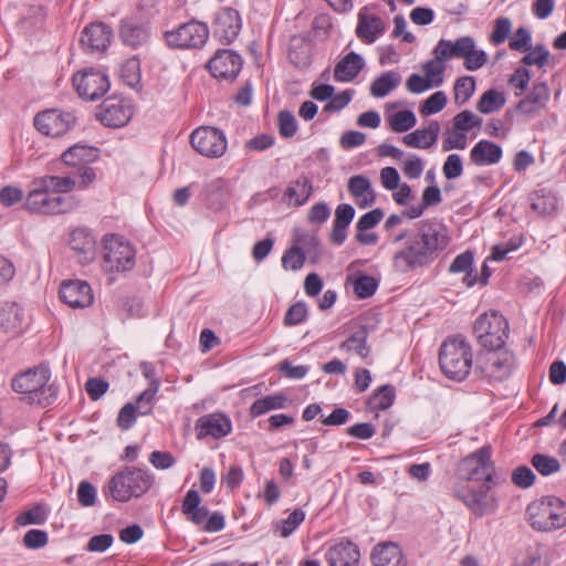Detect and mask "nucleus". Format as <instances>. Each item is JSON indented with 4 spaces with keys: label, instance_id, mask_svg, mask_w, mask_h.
Listing matches in <instances>:
<instances>
[{
    "label": "nucleus",
    "instance_id": "obj_1",
    "mask_svg": "<svg viewBox=\"0 0 566 566\" xmlns=\"http://www.w3.org/2000/svg\"><path fill=\"white\" fill-rule=\"evenodd\" d=\"M402 247L392 256V269L407 274L430 266L450 244L447 227L437 219L420 221L415 229L397 234Z\"/></svg>",
    "mask_w": 566,
    "mask_h": 566
},
{
    "label": "nucleus",
    "instance_id": "obj_2",
    "mask_svg": "<svg viewBox=\"0 0 566 566\" xmlns=\"http://www.w3.org/2000/svg\"><path fill=\"white\" fill-rule=\"evenodd\" d=\"M50 378V368L39 365L15 375L11 387L15 392L23 395L22 399L28 403L46 407L57 398V387L54 384H49Z\"/></svg>",
    "mask_w": 566,
    "mask_h": 566
},
{
    "label": "nucleus",
    "instance_id": "obj_3",
    "mask_svg": "<svg viewBox=\"0 0 566 566\" xmlns=\"http://www.w3.org/2000/svg\"><path fill=\"white\" fill-rule=\"evenodd\" d=\"M472 347L462 335L449 336L440 345L439 366L450 380H465L472 368Z\"/></svg>",
    "mask_w": 566,
    "mask_h": 566
},
{
    "label": "nucleus",
    "instance_id": "obj_4",
    "mask_svg": "<svg viewBox=\"0 0 566 566\" xmlns=\"http://www.w3.org/2000/svg\"><path fill=\"white\" fill-rule=\"evenodd\" d=\"M154 478L147 471L127 467L112 476L106 493L115 501L128 502L132 497L144 495L153 485Z\"/></svg>",
    "mask_w": 566,
    "mask_h": 566
},
{
    "label": "nucleus",
    "instance_id": "obj_5",
    "mask_svg": "<svg viewBox=\"0 0 566 566\" xmlns=\"http://www.w3.org/2000/svg\"><path fill=\"white\" fill-rule=\"evenodd\" d=\"M526 515L536 531L558 530L566 526V502L557 496H543L528 504Z\"/></svg>",
    "mask_w": 566,
    "mask_h": 566
},
{
    "label": "nucleus",
    "instance_id": "obj_6",
    "mask_svg": "<svg viewBox=\"0 0 566 566\" xmlns=\"http://www.w3.org/2000/svg\"><path fill=\"white\" fill-rule=\"evenodd\" d=\"M41 182V178L32 181V189L24 201V208L28 211L41 214H63L75 209L76 201L73 197L54 195L49 187H44Z\"/></svg>",
    "mask_w": 566,
    "mask_h": 566
},
{
    "label": "nucleus",
    "instance_id": "obj_7",
    "mask_svg": "<svg viewBox=\"0 0 566 566\" xmlns=\"http://www.w3.org/2000/svg\"><path fill=\"white\" fill-rule=\"evenodd\" d=\"M491 446H483L464 457L458 465L460 476L467 481L499 484L500 479L495 474V464L491 460Z\"/></svg>",
    "mask_w": 566,
    "mask_h": 566
},
{
    "label": "nucleus",
    "instance_id": "obj_8",
    "mask_svg": "<svg viewBox=\"0 0 566 566\" xmlns=\"http://www.w3.org/2000/svg\"><path fill=\"white\" fill-rule=\"evenodd\" d=\"M505 317L496 312L480 315L473 325V332L484 348L496 350L503 347L509 336Z\"/></svg>",
    "mask_w": 566,
    "mask_h": 566
},
{
    "label": "nucleus",
    "instance_id": "obj_9",
    "mask_svg": "<svg viewBox=\"0 0 566 566\" xmlns=\"http://www.w3.org/2000/svg\"><path fill=\"white\" fill-rule=\"evenodd\" d=\"M105 253L102 268L105 272H125L135 265V250L118 235H111L105 240Z\"/></svg>",
    "mask_w": 566,
    "mask_h": 566
},
{
    "label": "nucleus",
    "instance_id": "obj_10",
    "mask_svg": "<svg viewBox=\"0 0 566 566\" xmlns=\"http://www.w3.org/2000/svg\"><path fill=\"white\" fill-rule=\"evenodd\" d=\"M164 36L169 48L200 49L209 38V28L203 22L191 20L175 30L166 31Z\"/></svg>",
    "mask_w": 566,
    "mask_h": 566
},
{
    "label": "nucleus",
    "instance_id": "obj_11",
    "mask_svg": "<svg viewBox=\"0 0 566 566\" xmlns=\"http://www.w3.org/2000/svg\"><path fill=\"white\" fill-rule=\"evenodd\" d=\"M190 144L197 153L208 158H220L228 148L224 133L212 126L195 129L190 135Z\"/></svg>",
    "mask_w": 566,
    "mask_h": 566
},
{
    "label": "nucleus",
    "instance_id": "obj_12",
    "mask_svg": "<svg viewBox=\"0 0 566 566\" xmlns=\"http://www.w3.org/2000/svg\"><path fill=\"white\" fill-rule=\"evenodd\" d=\"M76 124V117L72 112L59 108H48L39 112L33 119L34 127L45 136L61 137L69 133Z\"/></svg>",
    "mask_w": 566,
    "mask_h": 566
},
{
    "label": "nucleus",
    "instance_id": "obj_13",
    "mask_svg": "<svg viewBox=\"0 0 566 566\" xmlns=\"http://www.w3.org/2000/svg\"><path fill=\"white\" fill-rule=\"evenodd\" d=\"M73 84L78 95L88 101H96L109 90V81L101 71L90 70L73 76Z\"/></svg>",
    "mask_w": 566,
    "mask_h": 566
},
{
    "label": "nucleus",
    "instance_id": "obj_14",
    "mask_svg": "<svg viewBox=\"0 0 566 566\" xmlns=\"http://www.w3.org/2000/svg\"><path fill=\"white\" fill-rule=\"evenodd\" d=\"M132 116L133 107L126 101L115 96L104 99L96 113L97 119L112 128L127 125Z\"/></svg>",
    "mask_w": 566,
    "mask_h": 566
},
{
    "label": "nucleus",
    "instance_id": "obj_15",
    "mask_svg": "<svg viewBox=\"0 0 566 566\" xmlns=\"http://www.w3.org/2000/svg\"><path fill=\"white\" fill-rule=\"evenodd\" d=\"M243 65L241 55L231 50H219L208 62L207 67L211 75L219 80L233 81Z\"/></svg>",
    "mask_w": 566,
    "mask_h": 566
},
{
    "label": "nucleus",
    "instance_id": "obj_16",
    "mask_svg": "<svg viewBox=\"0 0 566 566\" xmlns=\"http://www.w3.org/2000/svg\"><path fill=\"white\" fill-rule=\"evenodd\" d=\"M241 30V18L235 9H220L213 22V35L223 45L232 43Z\"/></svg>",
    "mask_w": 566,
    "mask_h": 566
},
{
    "label": "nucleus",
    "instance_id": "obj_17",
    "mask_svg": "<svg viewBox=\"0 0 566 566\" xmlns=\"http://www.w3.org/2000/svg\"><path fill=\"white\" fill-rule=\"evenodd\" d=\"M113 29L104 22L91 23L81 34V45L85 52H104L111 44Z\"/></svg>",
    "mask_w": 566,
    "mask_h": 566
},
{
    "label": "nucleus",
    "instance_id": "obj_18",
    "mask_svg": "<svg viewBox=\"0 0 566 566\" xmlns=\"http://www.w3.org/2000/svg\"><path fill=\"white\" fill-rule=\"evenodd\" d=\"M60 298L73 308L87 307L93 303L92 289L85 281L63 282L60 287Z\"/></svg>",
    "mask_w": 566,
    "mask_h": 566
},
{
    "label": "nucleus",
    "instance_id": "obj_19",
    "mask_svg": "<svg viewBox=\"0 0 566 566\" xmlns=\"http://www.w3.org/2000/svg\"><path fill=\"white\" fill-rule=\"evenodd\" d=\"M548 99L549 88L547 84L536 83L532 91L517 103L516 111L526 118H533L545 108Z\"/></svg>",
    "mask_w": 566,
    "mask_h": 566
},
{
    "label": "nucleus",
    "instance_id": "obj_20",
    "mask_svg": "<svg viewBox=\"0 0 566 566\" xmlns=\"http://www.w3.org/2000/svg\"><path fill=\"white\" fill-rule=\"evenodd\" d=\"M232 424L228 417L221 413H210L200 417L196 423L197 438L203 439L208 436L220 439L231 432Z\"/></svg>",
    "mask_w": 566,
    "mask_h": 566
},
{
    "label": "nucleus",
    "instance_id": "obj_21",
    "mask_svg": "<svg viewBox=\"0 0 566 566\" xmlns=\"http://www.w3.org/2000/svg\"><path fill=\"white\" fill-rule=\"evenodd\" d=\"M359 558L358 546L348 539L336 543L326 553L329 566H358Z\"/></svg>",
    "mask_w": 566,
    "mask_h": 566
},
{
    "label": "nucleus",
    "instance_id": "obj_22",
    "mask_svg": "<svg viewBox=\"0 0 566 566\" xmlns=\"http://www.w3.org/2000/svg\"><path fill=\"white\" fill-rule=\"evenodd\" d=\"M474 46L475 44L471 36H461L457 39L455 42L441 39L434 48L433 54L437 55L439 60H450L452 57L464 59L471 53Z\"/></svg>",
    "mask_w": 566,
    "mask_h": 566
},
{
    "label": "nucleus",
    "instance_id": "obj_23",
    "mask_svg": "<svg viewBox=\"0 0 566 566\" xmlns=\"http://www.w3.org/2000/svg\"><path fill=\"white\" fill-rule=\"evenodd\" d=\"M119 38L125 45L137 49L148 42L149 30L142 22L124 19L119 25Z\"/></svg>",
    "mask_w": 566,
    "mask_h": 566
},
{
    "label": "nucleus",
    "instance_id": "obj_24",
    "mask_svg": "<svg viewBox=\"0 0 566 566\" xmlns=\"http://www.w3.org/2000/svg\"><path fill=\"white\" fill-rule=\"evenodd\" d=\"M370 558L373 566H406L401 549L391 542L377 544Z\"/></svg>",
    "mask_w": 566,
    "mask_h": 566
},
{
    "label": "nucleus",
    "instance_id": "obj_25",
    "mask_svg": "<svg viewBox=\"0 0 566 566\" xmlns=\"http://www.w3.org/2000/svg\"><path fill=\"white\" fill-rule=\"evenodd\" d=\"M99 158V149L93 146L75 144L69 147L61 156L63 164L73 168L92 164Z\"/></svg>",
    "mask_w": 566,
    "mask_h": 566
},
{
    "label": "nucleus",
    "instance_id": "obj_26",
    "mask_svg": "<svg viewBox=\"0 0 566 566\" xmlns=\"http://www.w3.org/2000/svg\"><path fill=\"white\" fill-rule=\"evenodd\" d=\"M355 217V209L349 203H340L335 210V219L331 231V241L342 245L347 238V228Z\"/></svg>",
    "mask_w": 566,
    "mask_h": 566
},
{
    "label": "nucleus",
    "instance_id": "obj_27",
    "mask_svg": "<svg viewBox=\"0 0 566 566\" xmlns=\"http://www.w3.org/2000/svg\"><path fill=\"white\" fill-rule=\"evenodd\" d=\"M503 151L500 145L482 139L475 144L470 151V159L476 166H489L497 164Z\"/></svg>",
    "mask_w": 566,
    "mask_h": 566
},
{
    "label": "nucleus",
    "instance_id": "obj_28",
    "mask_svg": "<svg viewBox=\"0 0 566 566\" xmlns=\"http://www.w3.org/2000/svg\"><path fill=\"white\" fill-rule=\"evenodd\" d=\"M289 60L298 69H306L312 63V44L304 35H293L290 40Z\"/></svg>",
    "mask_w": 566,
    "mask_h": 566
},
{
    "label": "nucleus",
    "instance_id": "obj_29",
    "mask_svg": "<svg viewBox=\"0 0 566 566\" xmlns=\"http://www.w3.org/2000/svg\"><path fill=\"white\" fill-rule=\"evenodd\" d=\"M385 29L380 17L359 13L356 34L364 43H374L385 32Z\"/></svg>",
    "mask_w": 566,
    "mask_h": 566
},
{
    "label": "nucleus",
    "instance_id": "obj_30",
    "mask_svg": "<svg viewBox=\"0 0 566 566\" xmlns=\"http://www.w3.org/2000/svg\"><path fill=\"white\" fill-rule=\"evenodd\" d=\"M440 125L437 120L429 123L428 127L416 129L415 132L403 136L402 142L408 147L413 148H430L433 146L439 137Z\"/></svg>",
    "mask_w": 566,
    "mask_h": 566
},
{
    "label": "nucleus",
    "instance_id": "obj_31",
    "mask_svg": "<svg viewBox=\"0 0 566 566\" xmlns=\"http://www.w3.org/2000/svg\"><path fill=\"white\" fill-rule=\"evenodd\" d=\"M364 66L363 57L356 52H349L336 64L334 77L338 82H350L360 73Z\"/></svg>",
    "mask_w": 566,
    "mask_h": 566
},
{
    "label": "nucleus",
    "instance_id": "obj_32",
    "mask_svg": "<svg viewBox=\"0 0 566 566\" xmlns=\"http://www.w3.org/2000/svg\"><path fill=\"white\" fill-rule=\"evenodd\" d=\"M201 496L197 490H189L184 497L181 512L187 516L188 521L195 525H201L209 516L207 506H201Z\"/></svg>",
    "mask_w": 566,
    "mask_h": 566
},
{
    "label": "nucleus",
    "instance_id": "obj_33",
    "mask_svg": "<svg viewBox=\"0 0 566 566\" xmlns=\"http://www.w3.org/2000/svg\"><path fill=\"white\" fill-rule=\"evenodd\" d=\"M313 193L312 180L305 175L300 176L297 179L290 182L284 197L294 202L295 206H303Z\"/></svg>",
    "mask_w": 566,
    "mask_h": 566
},
{
    "label": "nucleus",
    "instance_id": "obj_34",
    "mask_svg": "<svg viewBox=\"0 0 566 566\" xmlns=\"http://www.w3.org/2000/svg\"><path fill=\"white\" fill-rule=\"evenodd\" d=\"M73 251L83 254V261L88 262L93 259L95 240L84 228H77L72 231L69 242Z\"/></svg>",
    "mask_w": 566,
    "mask_h": 566
},
{
    "label": "nucleus",
    "instance_id": "obj_35",
    "mask_svg": "<svg viewBox=\"0 0 566 566\" xmlns=\"http://www.w3.org/2000/svg\"><path fill=\"white\" fill-rule=\"evenodd\" d=\"M0 326L7 333L18 335L23 328V311L22 308L13 303L3 306L0 310Z\"/></svg>",
    "mask_w": 566,
    "mask_h": 566
},
{
    "label": "nucleus",
    "instance_id": "obj_36",
    "mask_svg": "<svg viewBox=\"0 0 566 566\" xmlns=\"http://www.w3.org/2000/svg\"><path fill=\"white\" fill-rule=\"evenodd\" d=\"M515 357L512 353L502 352L495 355L488 366L489 376L495 380H504L510 377L514 368Z\"/></svg>",
    "mask_w": 566,
    "mask_h": 566
},
{
    "label": "nucleus",
    "instance_id": "obj_37",
    "mask_svg": "<svg viewBox=\"0 0 566 566\" xmlns=\"http://www.w3.org/2000/svg\"><path fill=\"white\" fill-rule=\"evenodd\" d=\"M368 329L366 326H360L358 331L353 333L346 340H344L339 348L347 353H356L361 358L369 355V346L367 345Z\"/></svg>",
    "mask_w": 566,
    "mask_h": 566
},
{
    "label": "nucleus",
    "instance_id": "obj_38",
    "mask_svg": "<svg viewBox=\"0 0 566 566\" xmlns=\"http://www.w3.org/2000/svg\"><path fill=\"white\" fill-rule=\"evenodd\" d=\"M531 207L534 211L539 214H549L557 208V197L551 191L544 188L535 190L531 197Z\"/></svg>",
    "mask_w": 566,
    "mask_h": 566
},
{
    "label": "nucleus",
    "instance_id": "obj_39",
    "mask_svg": "<svg viewBox=\"0 0 566 566\" xmlns=\"http://www.w3.org/2000/svg\"><path fill=\"white\" fill-rule=\"evenodd\" d=\"M401 82V76L398 72L388 71L378 76L370 85V94L374 97H385L395 90Z\"/></svg>",
    "mask_w": 566,
    "mask_h": 566
},
{
    "label": "nucleus",
    "instance_id": "obj_40",
    "mask_svg": "<svg viewBox=\"0 0 566 566\" xmlns=\"http://www.w3.org/2000/svg\"><path fill=\"white\" fill-rule=\"evenodd\" d=\"M396 398V389L387 384L379 387L367 400V407L371 411L386 410L390 408Z\"/></svg>",
    "mask_w": 566,
    "mask_h": 566
},
{
    "label": "nucleus",
    "instance_id": "obj_41",
    "mask_svg": "<svg viewBox=\"0 0 566 566\" xmlns=\"http://www.w3.org/2000/svg\"><path fill=\"white\" fill-rule=\"evenodd\" d=\"M286 397L283 394H275L256 399L250 407L252 417H260L271 410L282 409L286 406Z\"/></svg>",
    "mask_w": 566,
    "mask_h": 566
},
{
    "label": "nucleus",
    "instance_id": "obj_42",
    "mask_svg": "<svg viewBox=\"0 0 566 566\" xmlns=\"http://www.w3.org/2000/svg\"><path fill=\"white\" fill-rule=\"evenodd\" d=\"M495 484L492 483H484L480 489L476 491V497H475V505L473 513L476 516H483L486 514H492L497 509V501L493 496H489V491L494 486Z\"/></svg>",
    "mask_w": 566,
    "mask_h": 566
},
{
    "label": "nucleus",
    "instance_id": "obj_43",
    "mask_svg": "<svg viewBox=\"0 0 566 566\" xmlns=\"http://www.w3.org/2000/svg\"><path fill=\"white\" fill-rule=\"evenodd\" d=\"M506 103L504 93L490 88L480 97L476 109L482 114H491L500 111Z\"/></svg>",
    "mask_w": 566,
    "mask_h": 566
},
{
    "label": "nucleus",
    "instance_id": "obj_44",
    "mask_svg": "<svg viewBox=\"0 0 566 566\" xmlns=\"http://www.w3.org/2000/svg\"><path fill=\"white\" fill-rule=\"evenodd\" d=\"M41 179V185L49 187L54 195L59 196L71 192L77 184L74 176H44Z\"/></svg>",
    "mask_w": 566,
    "mask_h": 566
},
{
    "label": "nucleus",
    "instance_id": "obj_45",
    "mask_svg": "<svg viewBox=\"0 0 566 566\" xmlns=\"http://www.w3.org/2000/svg\"><path fill=\"white\" fill-rule=\"evenodd\" d=\"M475 91V80L473 76L459 77L453 86L454 103L458 106L467 103Z\"/></svg>",
    "mask_w": 566,
    "mask_h": 566
},
{
    "label": "nucleus",
    "instance_id": "obj_46",
    "mask_svg": "<svg viewBox=\"0 0 566 566\" xmlns=\"http://www.w3.org/2000/svg\"><path fill=\"white\" fill-rule=\"evenodd\" d=\"M531 463L535 470L544 476L552 475L560 470L558 459L544 453L534 454Z\"/></svg>",
    "mask_w": 566,
    "mask_h": 566
},
{
    "label": "nucleus",
    "instance_id": "obj_47",
    "mask_svg": "<svg viewBox=\"0 0 566 566\" xmlns=\"http://www.w3.org/2000/svg\"><path fill=\"white\" fill-rule=\"evenodd\" d=\"M120 76L129 87H136L142 78L139 60L134 56L128 59L120 69Z\"/></svg>",
    "mask_w": 566,
    "mask_h": 566
},
{
    "label": "nucleus",
    "instance_id": "obj_48",
    "mask_svg": "<svg viewBox=\"0 0 566 566\" xmlns=\"http://www.w3.org/2000/svg\"><path fill=\"white\" fill-rule=\"evenodd\" d=\"M306 261V254L300 245H293L287 249L282 256V266L284 270L297 271Z\"/></svg>",
    "mask_w": 566,
    "mask_h": 566
},
{
    "label": "nucleus",
    "instance_id": "obj_49",
    "mask_svg": "<svg viewBox=\"0 0 566 566\" xmlns=\"http://www.w3.org/2000/svg\"><path fill=\"white\" fill-rule=\"evenodd\" d=\"M416 115L412 111H399L389 117V126L394 132L403 133L416 125Z\"/></svg>",
    "mask_w": 566,
    "mask_h": 566
},
{
    "label": "nucleus",
    "instance_id": "obj_50",
    "mask_svg": "<svg viewBox=\"0 0 566 566\" xmlns=\"http://www.w3.org/2000/svg\"><path fill=\"white\" fill-rule=\"evenodd\" d=\"M444 61L434 55V59L427 61L422 66L426 78L432 82V87H438L443 82Z\"/></svg>",
    "mask_w": 566,
    "mask_h": 566
},
{
    "label": "nucleus",
    "instance_id": "obj_51",
    "mask_svg": "<svg viewBox=\"0 0 566 566\" xmlns=\"http://www.w3.org/2000/svg\"><path fill=\"white\" fill-rule=\"evenodd\" d=\"M158 390L156 382H154L149 384L148 387L138 395L136 402H134L135 406L138 407V415L147 416L151 413Z\"/></svg>",
    "mask_w": 566,
    "mask_h": 566
},
{
    "label": "nucleus",
    "instance_id": "obj_52",
    "mask_svg": "<svg viewBox=\"0 0 566 566\" xmlns=\"http://www.w3.org/2000/svg\"><path fill=\"white\" fill-rule=\"evenodd\" d=\"M46 520V511L42 504L34 505L30 510L17 516L15 522L25 526L30 524L41 525Z\"/></svg>",
    "mask_w": 566,
    "mask_h": 566
},
{
    "label": "nucleus",
    "instance_id": "obj_53",
    "mask_svg": "<svg viewBox=\"0 0 566 566\" xmlns=\"http://www.w3.org/2000/svg\"><path fill=\"white\" fill-rule=\"evenodd\" d=\"M378 287L377 280L371 275H360L354 282V292L359 298L373 296Z\"/></svg>",
    "mask_w": 566,
    "mask_h": 566
},
{
    "label": "nucleus",
    "instance_id": "obj_54",
    "mask_svg": "<svg viewBox=\"0 0 566 566\" xmlns=\"http://www.w3.org/2000/svg\"><path fill=\"white\" fill-rule=\"evenodd\" d=\"M526 52L527 54H525L521 61L525 65H537L543 67L549 62L551 54L544 44H537L534 48L532 46V49Z\"/></svg>",
    "mask_w": 566,
    "mask_h": 566
},
{
    "label": "nucleus",
    "instance_id": "obj_55",
    "mask_svg": "<svg viewBox=\"0 0 566 566\" xmlns=\"http://www.w3.org/2000/svg\"><path fill=\"white\" fill-rule=\"evenodd\" d=\"M513 566H547L538 546L528 547L520 554Z\"/></svg>",
    "mask_w": 566,
    "mask_h": 566
},
{
    "label": "nucleus",
    "instance_id": "obj_56",
    "mask_svg": "<svg viewBox=\"0 0 566 566\" xmlns=\"http://www.w3.org/2000/svg\"><path fill=\"white\" fill-rule=\"evenodd\" d=\"M512 31V21L506 17H500L494 22L493 31L490 35V41L494 45L502 44L506 41Z\"/></svg>",
    "mask_w": 566,
    "mask_h": 566
},
{
    "label": "nucleus",
    "instance_id": "obj_57",
    "mask_svg": "<svg viewBox=\"0 0 566 566\" xmlns=\"http://www.w3.org/2000/svg\"><path fill=\"white\" fill-rule=\"evenodd\" d=\"M304 511L301 509H295L293 512L290 513L287 518H284L276 524V528L280 530L282 537H287L304 521Z\"/></svg>",
    "mask_w": 566,
    "mask_h": 566
},
{
    "label": "nucleus",
    "instance_id": "obj_58",
    "mask_svg": "<svg viewBox=\"0 0 566 566\" xmlns=\"http://www.w3.org/2000/svg\"><path fill=\"white\" fill-rule=\"evenodd\" d=\"M308 315L305 302H296L289 307L284 316L285 326H295L306 321Z\"/></svg>",
    "mask_w": 566,
    "mask_h": 566
},
{
    "label": "nucleus",
    "instance_id": "obj_59",
    "mask_svg": "<svg viewBox=\"0 0 566 566\" xmlns=\"http://www.w3.org/2000/svg\"><path fill=\"white\" fill-rule=\"evenodd\" d=\"M447 105V95L439 91L429 96L420 107L422 115H431L441 112Z\"/></svg>",
    "mask_w": 566,
    "mask_h": 566
},
{
    "label": "nucleus",
    "instance_id": "obj_60",
    "mask_svg": "<svg viewBox=\"0 0 566 566\" xmlns=\"http://www.w3.org/2000/svg\"><path fill=\"white\" fill-rule=\"evenodd\" d=\"M453 128L462 132H470L473 127L480 126L482 119L475 116L472 112L465 109L457 114L453 119Z\"/></svg>",
    "mask_w": 566,
    "mask_h": 566
},
{
    "label": "nucleus",
    "instance_id": "obj_61",
    "mask_svg": "<svg viewBox=\"0 0 566 566\" xmlns=\"http://www.w3.org/2000/svg\"><path fill=\"white\" fill-rule=\"evenodd\" d=\"M280 135L284 138L293 137L297 130L295 116L290 111H281L277 115Z\"/></svg>",
    "mask_w": 566,
    "mask_h": 566
},
{
    "label": "nucleus",
    "instance_id": "obj_62",
    "mask_svg": "<svg viewBox=\"0 0 566 566\" xmlns=\"http://www.w3.org/2000/svg\"><path fill=\"white\" fill-rule=\"evenodd\" d=\"M468 137L467 133L462 130H457L453 128L451 132H448L447 137L442 142L443 151H449L452 149L463 150L467 148Z\"/></svg>",
    "mask_w": 566,
    "mask_h": 566
},
{
    "label": "nucleus",
    "instance_id": "obj_63",
    "mask_svg": "<svg viewBox=\"0 0 566 566\" xmlns=\"http://www.w3.org/2000/svg\"><path fill=\"white\" fill-rule=\"evenodd\" d=\"M442 172L448 180L459 178L463 172V163L459 154H451L447 157Z\"/></svg>",
    "mask_w": 566,
    "mask_h": 566
},
{
    "label": "nucleus",
    "instance_id": "obj_64",
    "mask_svg": "<svg viewBox=\"0 0 566 566\" xmlns=\"http://www.w3.org/2000/svg\"><path fill=\"white\" fill-rule=\"evenodd\" d=\"M532 35L531 32L524 28H518L514 36L511 39L509 46L511 50L518 51V52H526L532 49Z\"/></svg>",
    "mask_w": 566,
    "mask_h": 566
}]
</instances>
